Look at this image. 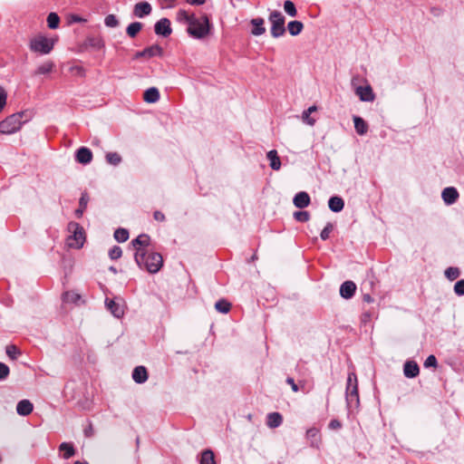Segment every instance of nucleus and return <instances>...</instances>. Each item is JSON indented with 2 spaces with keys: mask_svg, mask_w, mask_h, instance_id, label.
<instances>
[{
  "mask_svg": "<svg viewBox=\"0 0 464 464\" xmlns=\"http://www.w3.org/2000/svg\"><path fill=\"white\" fill-rule=\"evenodd\" d=\"M267 159L270 161V167L275 169L278 170L281 167V160L280 158L277 155L276 150H273L268 151L267 153Z\"/></svg>",
  "mask_w": 464,
  "mask_h": 464,
  "instance_id": "obj_29",
  "label": "nucleus"
},
{
  "mask_svg": "<svg viewBox=\"0 0 464 464\" xmlns=\"http://www.w3.org/2000/svg\"><path fill=\"white\" fill-rule=\"evenodd\" d=\"M459 275L460 271L458 267L450 266L445 270V276L450 281L457 279Z\"/></svg>",
  "mask_w": 464,
  "mask_h": 464,
  "instance_id": "obj_40",
  "label": "nucleus"
},
{
  "mask_svg": "<svg viewBox=\"0 0 464 464\" xmlns=\"http://www.w3.org/2000/svg\"><path fill=\"white\" fill-rule=\"evenodd\" d=\"M165 7H172L174 5L175 0H162Z\"/></svg>",
  "mask_w": 464,
  "mask_h": 464,
  "instance_id": "obj_57",
  "label": "nucleus"
},
{
  "mask_svg": "<svg viewBox=\"0 0 464 464\" xmlns=\"http://www.w3.org/2000/svg\"><path fill=\"white\" fill-rule=\"evenodd\" d=\"M143 99L146 102L153 103L159 101L160 92L159 90L155 87L149 88L145 91L143 94Z\"/></svg>",
  "mask_w": 464,
  "mask_h": 464,
  "instance_id": "obj_21",
  "label": "nucleus"
},
{
  "mask_svg": "<svg viewBox=\"0 0 464 464\" xmlns=\"http://www.w3.org/2000/svg\"><path fill=\"white\" fill-rule=\"evenodd\" d=\"M104 23L108 27H116L119 24L118 19L114 14H109L105 17Z\"/></svg>",
  "mask_w": 464,
  "mask_h": 464,
  "instance_id": "obj_44",
  "label": "nucleus"
},
{
  "mask_svg": "<svg viewBox=\"0 0 464 464\" xmlns=\"http://www.w3.org/2000/svg\"><path fill=\"white\" fill-rule=\"evenodd\" d=\"M403 372L406 377L414 378L419 375L420 368L415 362L408 361L404 364Z\"/></svg>",
  "mask_w": 464,
  "mask_h": 464,
  "instance_id": "obj_16",
  "label": "nucleus"
},
{
  "mask_svg": "<svg viewBox=\"0 0 464 464\" xmlns=\"http://www.w3.org/2000/svg\"><path fill=\"white\" fill-rule=\"evenodd\" d=\"M72 21L76 22V23H82V22H85L86 20L78 15H74V16H72Z\"/></svg>",
  "mask_w": 464,
  "mask_h": 464,
  "instance_id": "obj_58",
  "label": "nucleus"
},
{
  "mask_svg": "<svg viewBox=\"0 0 464 464\" xmlns=\"http://www.w3.org/2000/svg\"><path fill=\"white\" fill-rule=\"evenodd\" d=\"M23 115L14 113L8 116L0 122V132L3 134H13L22 127Z\"/></svg>",
  "mask_w": 464,
  "mask_h": 464,
  "instance_id": "obj_6",
  "label": "nucleus"
},
{
  "mask_svg": "<svg viewBox=\"0 0 464 464\" xmlns=\"http://www.w3.org/2000/svg\"><path fill=\"white\" fill-rule=\"evenodd\" d=\"M7 100V93L5 90L0 86V112L4 110Z\"/></svg>",
  "mask_w": 464,
  "mask_h": 464,
  "instance_id": "obj_46",
  "label": "nucleus"
},
{
  "mask_svg": "<svg viewBox=\"0 0 464 464\" xmlns=\"http://www.w3.org/2000/svg\"><path fill=\"white\" fill-rule=\"evenodd\" d=\"M364 300L367 301V302H372V298L370 295H365L364 296Z\"/></svg>",
  "mask_w": 464,
  "mask_h": 464,
  "instance_id": "obj_61",
  "label": "nucleus"
},
{
  "mask_svg": "<svg viewBox=\"0 0 464 464\" xmlns=\"http://www.w3.org/2000/svg\"><path fill=\"white\" fill-rule=\"evenodd\" d=\"M122 255V250L120 246H114L109 252V256L112 260L119 259Z\"/></svg>",
  "mask_w": 464,
  "mask_h": 464,
  "instance_id": "obj_43",
  "label": "nucleus"
},
{
  "mask_svg": "<svg viewBox=\"0 0 464 464\" xmlns=\"http://www.w3.org/2000/svg\"><path fill=\"white\" fill-rule=\"evenodd\" d=\"M80 299V295L74 293L67 292L64 295V300L65 301H76Z\"/></svg>",
  "mask_w": 464,
  "mask_h": 464,
  "instance_id": "obj_51",
  "label": "nucleus"
},
{
  "mask_svg": "<svg viewBox=\"0 0 464 464\" xmlns=\"http://www.w3.org/2000/svg\"><path fill=\"white\" fill-rule=\"evenodd\" d=\"M200 464H216L214 452L210 450H206L201 453Z\"/></svg>",
  "mask_w": 464,
  "mask_h": 464,
  "instance_id": "obj_32",
  "label": "nucleus"
},
{
  "mask_svg": "<svg viewBox=\"0 0 464 464\" xmlns=\"http://www.w3.org/2000/svg\"><path fill=\"white\" fill-rule=\"evenodd\" d=\"M163 54V49L158 45L154 44L150 47L145 48L144 50L138 52L135 54V58H140L145 57L147 59H150L154 56H162Z\"/></svg>",
  "mask_w": 464,
  "mask_h": 464,
  "instance_id": "obj_9",
  "label": "nucleus"
},
{
  "mask_svg": "<svg viewBox=\"0 0 464 464\" xmlns=\"http://www.w3.org/2000/svg\"><path fill=\"white\" fill-rule=\"evenodd\" d=\"M317 111V107L315 105H313L309 107L307 110L304 111L302 114V120L304 123L314 126L316 122V119L314 117H311V113L315 112Z\"/></svg>",
  "mask_w": 464,
  "mask_h": 464,
  "instance_id": "obj_24",
  "label": "nucleus"
},
{
  "mask_svg": "<svg viewBox=\"0 0 464 464\" xmlns=\"http://www.w3.org/2000/svg\"><path fill=\"white\" fill-rule=\"evenodd\" d=\"M425 367H436L437 366V359L434 355H429L424 362Z\"/></svg>",
  "mask_w": 464,
  "mask_h": 464,
  "instance_id": "obj_49",
  "label": "nucleus"
},
{
  "mask_svg": "<svg viewBox=\"0 0 464 464\" xmlns=\"http://www.w3.org/2000/svg\"><path fill=\"white\" fill-rule=\"evenodd\" d=\"M132 379L137 383H143L148 380V372L144 366H137L132 372Z\"/></svg>",
  "mask_w": 464,
  "mask_h": 464,
  "instance_id": "obj_18",
  "label": "nucleus"
},
{
  "mask_svg": "<svg viewBox=\"0 0 464 464\" xmlns=\"http://www.w3.org/2000/svg\"><path fill=\"white\" fill-rule=\"evenodd\" d=\"M131 245L136 250L135 254L145 253L147 251L145 248L150 245V237L146 234H141L131 241Z\"/></svg>",
  "mask_w": 464,
  "mask_h": 464,
  "instance_id": "obj_8",
  "label": "nucleus"
},
{
  "mask_svg": "<svg viewBox=\"0 0 464 464\" xmlns=\"http://www.w3.org/2000/svg\"><path fill=\"white\" fill-rule=\"evenodd\" d=\"M206 2V0H187V3L191 5H201Z\"/></svg>",
  "mask_w": 464,
  "mask_h": 464,
  "instance_id": "obj_56",
  "label": "nucleus"
},
{
  "mask_svg": "<svg viewBox=\"0 0 464 464\" xmlns=\"http://www.w3.org/2000/svg\"><path fill=\"white\" fill-rule=\"evenodd\" d=\"M9 368L6 364L0 362V380H5L9 374Z\"/></svg>",
  "mask_w": 464,
  "mask_h": 464,
  "instance_id": "obj_48",
  "label": "nucleus"
},
{
  "mask_svg": "<svg viewBox=\"0 0 464 464\" xmlns=\"http://www.w3.org/2000/svg\"><path fill=\"white\" fill-rule=\"evenodd\" d=\"M59 450L63 452V456L66 459L72 457L75 454V450L72 444L67 442H63L59 446Z\"/></svg>",
  "mask_w": 464,
  "mask_h": 464,
  "instance_id": "obj_30",
  "label": "nucleus"
},
{
  "mask_svg": "<svg viewBox=\"0 0 464 464\" xmlns=\"http://www.w3.org/2000/svg\"><path fill=\"white\" fill-rule=\"evenodd\" d=\"M194 16V14H189L188 11L184 9H179L177 12L176 19L179 23L187 24L188 25Z\"/></svg>",
  "mask_w": 464,
  "mask_h": 464,
  "instance_id": "obj_28",
  "label": "nucleus"
},
{
  "mask_svg": "<svg viewBox=\"0 0 464 464\" xmlns=\"http://www.w3.org/2000/svg\"><path fill=\"white\" fill-rule=\"evenodd\" d=\"M84 210H85L84 208L79 207V208L76 209V211H75L76 216L78 218L82 217V215L83 214Z\"/></svg>",
  "mask_w": 464,
  "mask_h": 464,
  "instance_id": "obj_59",
  "label": "nucleus"
},
{
  "mask_svg": "<svg viewBox=\"0 0 464 464\" xmlns=\"http://www.w3.org/2000/svg\"><path fill=\"white\" fill-rule=\"evenodd\" d=\"M142 28V24L139 22L131 23L127 27V34L130 37H135Z\"/></svg>",
  "mask_w": 464,
  "mask_h": 464,
  "instance_id": "obj_35",
  "label": "nucleus"
},
{
  "mask_svg": "<svg viewBox=\"0 0 464 464\" xmlns=\"http://www.w3.org/2000/svg\"><path fill=\"white\" fill-rule=\"evenodd\" d=\"M106 305L114 316L120 318L124 314L123 304L117 303L115 300L106 299Z\"/></svg>",
  "mask_w": 464,
  "mask_h": 464,
  "instance_id": "obj_13",
  "label": "nucleus"
},
{
  "mask_svg": "<svg viewBox=\"0 0 464 464\" xmlns=\"http://www.w3.org/2000/svg\"><path fill=\"white\" fill-rule=\"evenodd\" d=\"M283 417L278 412H272L267 415L266 424L268 427L274 429L281 425Z\"/></svg>",
  "mask_w": 464,
  "mask_h": 464,
  "instance_id": "obj_25",
  "label": "nucleus"
},
{
  "mask_svg": "<svg viewBox=\"0 0 464 464\" xmlns=\"http://www.w3.org/2000/svg\"><path fill=\"white\" fill-rule=\"evenodd\" d=\"M284 9H285V13L287 14H289L291 17H295L297 14V11H296L295 5L290 0L285 1V3H284Z\"/></svg>",
  "mask_w": 464,
  "mask_h": 464,
  "instance_id": "obj_38",
  "label": "nucleus"
},
{
  "mask_svg": "<svg viewBox=\"0 0 464 464\" xmlns=\"http://www.w3.org/2000/svg\"><path fill=\"white\" fill-rule=\"evenodd\" d=\"M304 28V24L300 21H291L287 24L288 32L291 35H297L299 34Z\"/></svg>",
  "mask_w": 464,
  "mask_h": 464,
  "instance_id": "obj_31",
  "label": "nucleus"
},
{
  "mask_svg": "<svg viewBox=\"0 0 464 464\" xmlns=\"http://www.w3.org/2000/svg\"><path fill=\"white\" fill-rule=\"evenodd\" d=\"M271 24L270 32L273 37L277 38L285 34V16L279 11H272L268 17Z\"/></svg>",
  "mask_w": 464,
  "mask_h": 464,
  "instance_id": "obj_5",
  "label": "nucleus"
},
{
  "mask_svg": "<svg viewBox=\"0 0 464 464\" xmlns=\"http://www.w3.org/2000/svg\"><path fill=\"white\" fill-rule=\"evenodd\" d=\"M30 48L35 53H49L53 48V42L44 36H37L30 43Z\"/></svg>",
  "mask_w": 464,
  "mask_h": 464,
  "instance_id": "obj_7",
  "label": "nucleus"
},
{
  "mask_svg": "<svg viewBox=\"0 0 464 464\" xmlns=\"http://www.w3.org/2000/svg\"><path fill=\"white\" fill-rule=\"evenodd\" d=\"M114 238L120 242L123 243L129 238V231L125 228H118L114 232Z\"/></svg>",
  "mask_w": 464,
  "mask_h": 464,
  "instance_id": "obj_36",
  "label": "nucleus"
},
{
  "mask_svg": "<svg viewBox=\"0 0 464 464\" xmlns=\"http://www.w3.org/2000/svg\"><path fill=\"white\" fill-rule=\"evenodd\" d=\"M92 160V151L85 147L80 148L76 152V160L82 164H88Z\"/></svg>",
  "mask_w": 464,
  "mask_h": 464,
  "instance_id": "obj_15",
  "label": "nucleus"
},
{
  "mask_svg": "<svg viewBox=\"0 0 464 464\" xmlns=\"http://www.w3.org/2000/svg\"><path fill=\"white\" fill-rule=\"evenodd\" d=\"M135 260L140 267L145 268L151 274L160 271L163 265L161 255L153 251L135 254Z\"/></svg>",
  "mask_w": 464,
  "mask_h": 464,
  "instance_id": "obj_1",
  "label": "nucleus"
},
{
  "mask_svg": "<svg viewBox=\"0 0 464 464\" xmlns=\"http://www.w3.org/2000/svg\"><path fill=\"white\" fill-rule=\"evenodd\" d=\"M134 14L138 17H143L151 13V6L148 2H140L134 6Z\"/></svg>",
  "mask_w": 464,
  "mask_h": 464,
  "instance_id": "obj_20",
  "label": "nucleus"
},
{
  "mask_svg": "<svg viewBox=\"0 0 464 464\" xmlns=\"http://www.w3.org/2000/svg\"><path fill=\"white\" fill-rule=\"evenodd\" d=\"M215 308L219 313L227 314L231 309V304L225 299H220L216 303Z\"/></svg>",
  "mask_w": 464,
  "mask_h": 464,
  "instance_id": "obj_34",
  "label": "nucleus"
},
{
  "mask_svg": "<svg viewBox=\"0 0 464 464\" xmlns=\"http://www.w3.org/2000/svg\"><path fill=\"white\" fill-rule=\"evenodd\" d=\"M293 201L295 206L299 208H306L311 202L309 195L304 191L298 192Z\"/></svg>",
  "mask_w": 464,
  "mask_h": 464,
  "instance_id": "obj_17",
  "label": "nucleus"
},
{
  "mask_svg": "<svg viewBox=\"0 0 464 464\" xmlns=\"http://www.w3.org/2000/svg\"><path fill=\"white\" fill-rule=\"evenodd\" d=\"M286 382L291 385L293 392H298V390H299L298 385L295 382L293 378L288 377L286 379Z\"/></svg>",
  "mask_w": 464,
  "mask_h": 464,
  "instance_id": "obj_54",
  "label": "nucleus"
},
{
  "mask_svg": "<svg viewBox=\"0 0 464 464\" xmlns=\"http://www.w3.org/2000/svg\"><path fill=\"white\" fill-rule=\"evenodd\" d=\"M251 24L254 26L252 29V34L254 35H261L266 32V28L264 26L265 21L263 18H254L251 20Z\"/></svg>",
  "mask_w": 464,
  "mask_h": 464,
  "instance_id": "obj_22",
  "label": "nucleus"
},
{
  "mask_svg": "<svg viewBox=\"0 0 464 464\" xmlns=\"http://www.w3.org/2000/svg\"><path fill=\"white\" fill-rule=\"evenodd\" d=\"M68 231L71 233L66 238V246L69 248L80 249L85 242V232L82 227L76 222L68 224Z\"/></svg>",
  "mask_w": 464,
  "mask_h": 464,
  "instance_id": "obj_3",
  "label": "nucleus"
},
{
  "mask_svg": "<svg viewBox=\"0 0 464 464\" xmlns=\"http://www.w3.org/2000/svg\"><path fill=\"white\" fill-rule=\"evenodd\" d=\"M328 206L332 211L340 212L344 207V202L340 197H332L329 199Z\"/></svg>",
  "mask_w": 464,
  "mask_h": 464,
  "instance_id": "obj_27",
  "label": "nucleus"
},
{
  "mask_svg": "<svg viewBox=\"0 0 464 464\" xmlns=\"http://www.w3.org/2000/svg\"><path fill=\"white\" fill-rule=\"evenodd\" d=\"M153 217H154V219L159 221V222H162L165 220V216L162 212L157 210L153 213Z\"/></svg>",
  "mask_w": 464,
  "mask_h": 464,
  "instance_id": "obj_53",
  "label": "nucleus"
},
{
  "mask_svg": "<svg viewBox=\"0 0 464 464\" xmlns=\"http://www.w3.org/2000/svg\"><path fill=\"white\" fill-rule=\"evenodd\" d=\"M73 464H89V463H88V462H86V461H80V460H76V461H74V463H73Z\"/></svg>",
  "mask_w": 464,
  "mask_h": 464,
  "instance_id": "obj_60",
  "label": "nucleus"
},
{
  "mask_svg": "<svg viewBox=\"0 0 464 464\" xmlns=\"http://www.w3.org/2000/svg\"><path fill=\"white\" fill-rule=\"evenodd\" d=\"M34 405L29 400H22L16 405V411L20 416H28L32 413Z\"/></svg>",
  "mask_w": 464,
  "mask_h": 464,
  "instance_id": "obj_14",
  "label": "nucleus"
},
{
  "mask_svg": "<svg viewBox=\"0 0 464 464\" xmlns=\"http://www.w3.org/2000/svg\"><path fill=\"white\" fill-rule=\"evenodd\" d=\"M107 161L111 165H118L121 161V156L117 152H110L106 155Z\"/></svg>",
  "mask_w": 464,
  "mask_h": 464,
  "instance_id": "obj_41",
  "label": "nucleus"
},
{
  "mask_svg": "<svg viewBox=\"0 0 464 464\" xmlns=\"http://www.w3.org/2000/svg\"><path fill=\"white\" fill-rule=\"evenodd\" d=\"M294 218L296 221L306 222L310 218V214L307 211H296L294 213Z\"/></svg>",
  "mask_w": 464,
  "mask_h": 464,
  "instance_id": "obj_42",
  "label": "nucleus"
},
{
  "mask_svg": "<svg viewBox=\"0 0 464 464\" xmlns=\"http://www.w3.org/2000/svg\"><path fill=\"white\" fill-rule=\"evenodd\" d=\"M53 67L54 64L53 62H45L37 67L35 73L39 75L50 73L53 71Z\"/></svg>",
  "mask_w": 464,
  "mask_h": 464,
  "instance_id": "obj_33",
  "label": "nucleus"
},
{
  "mask_svg": "<svg viewBox=\"0 0 464 464\" xmlns=\"http://www.w3.org/2000/svg\"><path fill=\"white\" fill-rule=\"evenodd\" d=\"M333 229H334V226H333V224L328 223V224L324 227V228L322 230V232H321V235H320L321 238H322L323 240H326V239H328V238H329V237H330L331 232L333 231Z\"/></svg>",
  "mask_w": 464,
  "mask_h": 464,
  "instance_id": "obj_45",
  "label": "nucleus"
},
{
  "mask_svg": "<svg viewBox=\"0 0 464 464\" xmlns=\"http://www.w3.org/2000/svg\"><path fill=\"white\" fill-rule=\"evenodd\" d=\"M211 24L208 17L204 14L200 17L196 15L188 26V34L196 39H203L210 34Z\"/></svg>",
  "mask_w": 464,
  "mask_h": 464,
  "instance_id": "obj_2",
  "label": "nucleus"
},
{
  "mask_svg": "<svg viewBox=\"0 0 464 464\" xmlns=\"http://www.w3.org/2000/svg\"><path fill=\"white\" fill-rule=\"evenodd\" d=\"M459 198V193L455 188H446L442 191V198L446 204L454 203Z\"/></svg>",
  "mask_w": 464,
  "mask_h": 464,
  "instance_id": "obj_19",
  "label": "nucleus"
},
{
  "mask_svg": "<svg viewBox=\"0 0 464 464\" xmlns=\"http://www.w3.org/2000/svg\"><path fill=\"white\" fill-rule=\"evenodd\" d=\"M71 71L72 72H75L77 74L79 75H83L84 74V70L82 66H73L71 68Z\"/></svg>",
  "mask_w": 464,
  "mask_h": 464,
  "instance_id": "obj_55",
  "label": "nucleus"
},
{
  "mask_svg": "<svg viewBox=\"0 0 464 464\" xmlns=\"http://www.w3.org/2000/svg\"><path fill=\"white\" fill-rule=\"evenodd\" d=\"M454 291L458 295H464V279H461L455 284Z\"/></svg>",
  "mask_w": 464,
  "mask_h": 464,
  "instance_id": "obj_47",
  "label": "nucleus"
},
{
  "mask_svg": "<svg viewBox=\"0 0 464 464\" xmlns=\"http://www.w3.org/2000/svg\"><path fill=\"white\" fill-rule=\"evenodd\" d=\"M5 352L7 356L12 360L17 359V357L21 353L20 350L14 344L7 345L5 348Z\"/></svg>",
  "mask_w": 464,
  "mask_h": 464,
  "instance_id": "obj_39",
  "label": "nucleus"
},
{
  "mask_svg": "<svg viewBox=\"0 0 464 464\" xmlns=\"http://www.w3.org/2000/svg\"><path fill=\"white\" fill-rule=\"evenodd\" d=\"M342 427V423L338 420H332L329 423V429L338 430Z\"/></svg>",
  "mask_w": 464,
  "mask_h": 464,
  "instance_id": "obj_52",
  "label": "nucleus"
},
{
  "mask_svg": "<svg viewBox=\"0 0 464 464\" xmlns=\"http://www.w3.org/2000/svg\"><path fill=\"white\" fill-rule=\"evenodd\" d=\"M60 18L57 14L50 13L47 16V24L51 29H56L59 25Z\"/></svg>",
  "mask_w": 464,
  "mask_h": 464,
  "instance_id": "obj_37",
  "label": "nucleus"
},
{
  "mask_svg": "<svg viewBox=\"0 0 464 464\" xmlns=\"http://www.w3.org/2000/svg\"><path fill=\"white\" fill-rule=\"evenodd\" d=\"M88 202H89V196H88V194L87 193H82V197L80 198V201H79V207L86 209Z\"/></svg>",
  "mask_w": 464,
  "mask_h": 464,
  "instance_id": "obj_50",
  "label": "nucleus"
},
{
  "mask_svg": "<svg viewBox=\"0 0 464 464\" xmlns=\"http://www.w3.org/2000/svg\"><path fill=\"white\" fill-rule=\"evenodd\" d=\"M306 438L311 440V445L314 447H318L321 442L319 430L316 428L307 430Z\"/></svg>",
  "mask_w": 464,
  "mask_h": 464,
  "instance_id": "obj_23",
  "label": "nucleus"
},
{
  "mask_svg": "<svg viewBox=\"0 0 464 464\" xmlns=\"http://www.w3.org/2000/svg\"><path fill=\"white\" fill-rule=\"evenodd\" d=\"M354 128L359 135H364L368 131V124L363 119L358 116L353 117Z\"/></svg>",
  "mask_w": 464,
  "mask_h": 464,
  "instance_id": "obj_26",
  "label": "nucleus"
},
{
  "mask_svg": "<svg viewBox=\"0 0 464 464\" xmlns=\"http://www.w3.org/2000/svg\"><path fill=\"white\" fill-rule=\"evenodd\" d=\"M356 291V285L353 281H345L340 287V295L345 299L351 298Z\"/></svg>",
  "mask_w": 464,
  "mask_h": 464,
  "instance_id": "obj_12",
  "label": "nucleus"
},
{
  "mask_svg": "<svg viewBox=\"0 0 464 464\" xmlns=\"http://www.w3.org/2000/svg\"><path fill=\"white\" fill-rule=\"evenodd\" d=\"M355 93L363 102H372L375 98L372 89L370 85L357 87Z\"/></svg>",
  "mask_w": 464,
  "mask_h": 464,
  "instance_id": "obj_11",
  "label": "nucleus"
},
{
  "mask_svg": "<svg viewBox=\"0 0 464 464\" xmlns=\"http://www.w3.org/2000/svg\"><path fill=\"white\" fill-rule=\"evenodd\" d=\"M346 401L350 407L359 404L358 380L354 372H349L347 377Z\"/></svg>",
  "mask_w": 464,
  "mask_h": 464,
  "instance_id": "obj_4",
  "label": "nucleus"
},
{
  "mask_svg": "<svg viewBox=\"0 0 464 464\" xmlns=\"http://www.w3.org/2000/svg\"><path fill=\"white\" fill-rule=\"evenodd\" d=\"M155 33L159 35L169 36L172 33L170 22L168 18H161L155 24Z\"/></svg>",
  "mask_w": 464,
  "mask_h": 464,
  "instance_id": "obj_10",
  "label": "nucleus"
}]
</instances>
